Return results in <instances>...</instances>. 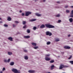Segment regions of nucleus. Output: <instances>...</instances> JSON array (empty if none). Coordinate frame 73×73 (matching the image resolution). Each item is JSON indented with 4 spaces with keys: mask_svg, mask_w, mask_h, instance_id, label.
I'll return each mask as SVG.
<instances>
[{
    "mask_svg": "<svg viewBox=\"0 0 73 73\" xmlns=\"http://www.w3.org/2000/svg\"><path fill=\"white\" fill-rule=\"evenodd\" d=\"M45 25L46 27H47L49 28H54V26L48 24H46Z\"/></svg>",
    "mask_w": 73,
    "mask_h": 73,
    "instance_id": "obj_1",
    "label": "nucleus"
},
{
    "mask_svg": "<svg viewBox=\"0 0 73 73\" xmlns=\"http://www.w3.org/2000/svg\"><path fill=\"white\" fill-rule=\"evenodd\" d=\"M12 72L15 73H20V70H17L16 69H13L12 70Z\"/></svg>",
    "mask_w": 73,
    "mask_h": 73,
    "instance_id": "obj_2",
    "label": "nucleus"
},
{
    "mask_svg": "<svg viewBox=\"0 0 73 73\" xmlns=\"http://www.w3.org/2000/svg\"><path fill=\"white\" fill-rule=\"evenodd\" d=\"M68 66H64L63 65L61 64L60 66V67L59 68V69H62L63 68H67Z\"/></svg>",
    "mask_w": 73,
    "mask_h": 73,
    "instance_id": "obj_3",
    "label": "nucleus"
},
{
    "mask_svg": "<svg viewBox=\"0 0 73 73\" xmlns=\"http://www.w3.org/2000/svg\"><path fill=\"white\" fill-rule=\"evenodd\" d=\"M32 13L30 11H27L26 13L25 16H28L29 15H31Z\"/></svg>",
    "mask_w": 73,
    "mask_h": 73,
    "instance_id": "obj_4",
    "label": "nucleus"
},
{
    "mask_svg": "<svg viewBox=\"0 0 73 73\" xmlns=\"http://www.w3.org/2000/svg\"><path fill=\"white\" fill-rule=\"evenodd\" d=\"M46 34L47 36L49 35V36H52V33H50L49 31H47L46 32Z\"/></svg>",
    "mask_w": 73,
    "mask_h": 73,
    "instance_id": "obj_5",
    "label": "nucleus"
},
{
    "mask_svg": "<svg viewBox=\"0 0 73 73\" xmlns=\"http://www.w3.org/2000/svg\"><path fill=\"white\" fill-rule=\"evenodd\" d=\"M45 59V60H46V61H49V60H50V58H48L46 56Z\"/></svg>",
    "mask_w": 73,
    "mask_h": 73,
    "instance_id": "obj_6",
    "label": "nucleus"
},
{
    "mask_svg": "<svg viewBox=\"0 0 73 73\" xmlns=\"http://www.w3.org/2000/svg\"><path fill=\"white\" fill-rule=\"evenodd\" d=\"M28 72H29V73H35V71L34 70H29L28 71Z\"/></svg>",
    "mask_w": 73,
    "mask_h": 73,
    "instance_id": "obj_7",
    "label": "nucleus"
},
{
    "mask_svg": "<svg viewBox=\"0 0 73 73\" xmlns=\"http://www.w3.org/2000/svg\"><path fill=\"white\" fill-rule=\"evenodd\" d=\"M35 14L36 16H41V14H40L38 13H36Z\"/></svg>",
    "mask_w": 73,
    "mask_h": 73,
    "instance_id": "obj_8",
    "label": "nucleus"
},
{
    "mask_svg": "<svg viewBox=\"0 0 73 73\" xmlns=\"http://www.w3.org/2000/svg\"><path fill=\"white\" fill-rule=\"evenodd\" d=\"M8 39L10 40L11 41H12L13 40V38L11 37H9L8 38Z\"/></svg>",
    "mask_w": 73,
    "mask_h": 73,
    "instance_id": "obj_9",
    "label": "nucleus"
},
{
    "mask_svg": "<svg viewBox=\"0 0 73 73\" xmlns=\"http://www.w3.org/2000/svg\"><path fill=\"white\" fill-rule=\"evenodd\" d=\"M24 37L25 38H30V36H24Z\"/></svg>",
    "mask_w": 73,
    "mask_h": 73,
    "instance_id": "obj_10",
    "label": "nucleus"
},
{
    "mask_svg": "<svg viewBox=\"0 0 73 73\" xmlns=\"http://www.w3.org/2000/svg\"><path fill=\"white\" fill-rule=\"evenodd\" d=\"M54 67V65H51L50 68L51 70H53V69Z\"/></svg>",
    "mask_w": 73,
    "mask_h": 73,
    "instance_id": "obj_11",
    "label": "nucleus"
},
{
    "mask_svg": "<svg viewBox=\"0 0 73 73\" xmlns=\"http://www.w3.org/2000/svg\"><path fill=\"white\" fill-rule=\"evenodd\" d=\"M10 65L11 66H12L14 65V62H11L10 64Z\"/></svg>",
    "mask_w": 73,
    "mask_h": 73,
    "instance_id": "obj_12",
    "label": "nucleus"
},
{
    "mask_svg": "<svg viewBox=\"0 0 73 73\" xmlns=\"http://www.w3.org/2000/svg\"><path fill=\"white\" fill-rule=\"evenodd\" d=\"M40 28H45V25H42L40 26Z\"/></svg>",
    "mask_w": 73,
    "mask_h": 73,
    "instance_id": "obj_13",
    "label": "nucleus"
},
{
    "mask_svg": "<svg viewBox=\"0 0 73 73\" xmlns=\"http://www.w3.org/2000/svg\"><path fill=\"white\" fill-rule=\"evenodd\" d=\"M32 45H33V46H36V43L32 42Z\"/></svg>",
    "mask_w": 73,
    "mask_h": 73,
    "instance_id": "obj_14",
    "label": "nucleus"
},
{
    "mask_svg": "<svg viewBox=\"0 0 73 73\" xmlns=\"http://www.w3.org/2000/svg\"><path fill=\"white\" fill-rule=\"evenodd\" d=\"M55 41L57 42V41H60V39H59L58 38H55Z\"/></svg>",
    "mask_w": 73,
    "mask_h": 73,
    "instance_id": "obj_15",
    "label": "nucleus"
},
{
    "mask_svg": "<svg viewBox=\"0 0 73 73\" xmlns=\"http://www.w3.org/2000/svg\"><path fill=\"white\" fill-rule=\"evenodd\" d=\"M36 19H34L30 20V21H36Z\"/></svg>",
    "mask_w": 73,
    "mask_h": 73,
    "instance_id": "obj_16",
    "label": "nucleus"
},
{
    "mask_svg": "<svg viewBox=\"0 0 73 73\" xmlns=\"http://www.w3.org/2000/svg\"><path fill=\"white\" fill-rule=\"evenodd\" d=\"M69 20L70 21V22L71 23H72V21H73V19H69Z\"/></svg>",
    "mask_w": 73,
    "mask_h": 73,
    "instance_id": "obj_17",
    "label": "nucleus"
},
{
    "mask_svg": "<svg viewBox=\"0 0 73 73\" xmlns=\"http://www.w3.org/2000/svg\"><path fill=\"white\" fill-rule=\"evenodd\" d=\"M25 60H28V56H25Z\"/></svg>",
    "mask_w": 73,
    "mask_h": 73,
    "instance_id": "obj_18",
    "label": "nucleus"
},
{
    "mask_svg": "<svg viewBox=\"0 0 73 73\" xmlns=\"http://www.w3.org/2000/svg\"><path fill=\"white\" fill-rule=\"evenodd\" d=\"M12 54V52H8V54H9V55H11Z\"/></svg>",
    "mask_w": 73,
    "mask_h": 73,
    "instance_id": "obj_19",
    "label": "nucleus"
},
{
    "mask_svg": "<svg viewBox=\"0 0 73 73\" xmlns=\"http://www.w3.org/2000/svg\"><path fill=\"white\" fill-rule=\"evenodd\" d=\"M54 62V60H51V61H50V63H53Z\"/></svg>",
    "mask_w": 73,
    "mask_h": 73,
    "instance_id": "obj_20",
    "label": "nucleus"
},
{
    "mask_svg": "<svg viewBox=\"0 0 73 73\" xmlns=\"http://www.w3.org/2000/svg\"><path fill=\"white\" fill-rule=\"evenodd\" d=\"M27 32L28 33H30V30L29 29H28L27 30Z\"/></svg>",
    "mask_w": 73,
    "mask_h": 73,
    "instance_id": "obj_21",
    "label": "nucleus"
},
{
    "mask_svg": "<svg viewBox=\"0 0 73 73\" xmlns=\"http://www.w3.org/2000/svg\"><path fill=\"white\" fill-rule=\"evenodd\" d=\"M70 62L71 64H73V61H70Z\"/></svg>",
    "mask_w": 73,
    "mask_h": 73,
    "instance_id": "obj_22",
    "label": "nucleus"
},
{
    "mask_svg": "<svg viewBox=\"0 0 73 73\" xmlns=\"http://www.w3.org/2000/svg\"><path fill=\"white\" fill-rule=\"evenodd\" d=\"M66 12L67 13H70V11H69V10H66Z\"/></svg>",
    "mask_w": 73,
    "mask_h": 73,
    "instance_id": "obj_23",
    "label": "nucleus"
},
{
    "mask_svg": "<svg viewBox=\"0 0 73 73\" xmlns=\"http://www.w3.org/2000/svg\"><path fill=\"white\" fill-rule=\"evenodd\" d=\"M5 68L4 67L2 69V71H3V72H4V70H5Z\"/></svg>",
    "mask_w": 73,
    "mask_h": 73,
    "instance_id": "obj_24",
    "label": "nucleus"
},
{
    "mask_svg": "<svg viewBox=\"0 0 73 73\" xmlns=\"http://www.w3.org/2000/svg\"><path fill=\"white\" fill-rule=\"evenodd\" d=\"M26 23V22H25V21H23V25H25V24Z\"/></svg>",
    "mask_w": 73,
    "mask_h": 73,
    "instance_id": "obj_25",
    "label": "nucleus"
},
{
    "mask_svg": "<svg viewBox=\"0 0 73 73\" xmlns=\"http://www.w3.org/2000/svg\"><path fill=\"white\" fill-rule=\"evenodd\" d=\"M71 15H73V10H72L71 12Z\"/></svg>",
    "mask_w": 73,
    "mask_h": 73,
    "instance_id": "obj_26",
    "label": "nucleus"
},
{
    "mask_svg": "<svg viewBox=\"0 0 73 73\" xmlns=\"http://www.w3.org/2000/svg\"><path fill=\"white\" fill-rule=\"evenodd\" d=\"M34 49H38V46H35L34 47Z\"/></svg>",
    "mask_w": 73,
    "mask_h": 73,
    "instance_id": "obj_27",
    "label": "nucleus"
},
{
    "mask_svg": "<svg viewBox=\"0 0 73 73\" xmlns=\"http://www.w3.org/2000/svg\"><path fill=\"white\" fill-rule=\"evenodd\" d=\"M10 61H11V59H9L7 61V62H10Z\"/></svg>",
    "mask_w": 73,
    "mask_h": 73,
    "instance_id": "obj_28",
    "label": "nucleus"
},
{
    "mask_svg": "<svg viewBox=\"0 0 73 73\" xmlns=\"http://www.w3.org/2000/svg\"><path fill=\"white\" fill-rule=\"evenodd\" d=\"M46 44L47 45H49V44H50V42H47Z\"/></svg>",
    "mask_w": 73,
    "mask_h": 73,
    "instance_id": "obj_29",
    "label": "nucleus"
},
{
    "mask_svg": "<svg viewBox=\"0 0 73 73\" xmlns=\"http://www.w3.org/2000/svg\"><path fill=\"white\" fill-rule=\"evenodd\" d=\"M50 56V55L49 54H47L46 55L45 57H49Z\"/></svg>",
    "mask_w": 73,
    "mask_h": 73,
    "instance_id": "obj_30",
    "label": "nucleus"
},
{
    "mask_svg": "<svg viewBox=\"0 0 73 73\" xmlns=\"http://www.w3.org/2000/svg\"><path fill=\"white\" fill-rule=\"evenodd\" d=\"M33 29L34 30H36V27H34L33 28Z\"/></svg>",
    "mask_w": 73,
    "mask_h": 73,
    "instance_id": "obj_31",
    "label": "nucleus"
},
{
    "mask_svg": "<svg viewBox=\"0 0 73 73\" xmlns=\"http://www.w3.org/2000/svg\"><path fill=\"white\" fill-rule=\"evenodd\" d=\"M72 55H71V56H70V57L69 58H68V59L69 60H70V58H72Z\"/></svg>",
    "mask_w": 73,
    "mask_h": 73,
    "instance_id": "obj_32",
    "label": "nucleus"
},
{
    "mask_svg": "<svg viewBox=\"0 0 73 73\" xmlns=\"http://www.w3.org/2000/svg\"><path fill=\"white\" fill-rule=\"evenodd\" d=\"M60 14H58L56 15V17H60Z\"/></svg>",
    "mask_w": 73,
    "mask_h": 73,
    "instance_id": "obj_33",
    "label": "nucleus"
},
{
    "mask_svg": "<svg viewBox=\"0 0 73 73\" xmlns=\"http://www.w3.org/2000/svg\"><path fill=\"white\" fill-rule=\"evenodd\" d=\"M24 15H25L24 14V13H22L21 14V15L22 16H24Z\"/></svg>",
    "mask_w": 73,
    "mask_h": 73,
    "instance_id": "obj_34",
    "label": "nucleus"
},
{
    "mask_svg": "<svg viewBox=\"0 0 73 73\" xmlns=\"http://www.w3.org/2000/svg\"><path fill=\"white\" fill-rule=\"evenodd\" d=\"M61 20H59L58 21V23H61Z\"/></svg>",
    "mask_w": 73,
    "mask_h": 73,
    "instance_id": "obj_35",
    "label": "nucleus"
},
{
    "mask_svg": "<svg viewBox=\"0 0 73 73\" xmlns=\"http://www.w3.org/2000/svg\"><path fill=\"white\" fill-rule=\"evenodd\" d=\"M15 22L17 24H18V23H19V21H15Z\"/></svg>",
    "mask_w": 73,
    "mask_h": 73,
    "instance_id": "obj_36",
    "label": "nucleus"
},
{
    "mask_svg": "<svg viewBox=\"0 0 73 73\" xmlns=\"http://www.w3.org/2000/svg\"><path fill=\"white\" fill-rule=\"evenodd\" d=\"M70 48V46H67V49H69Z\"/></svg>",
    "mask_w": 73,
    "mask_h": 73,
    "instance_id": "obj_37",
    "label": "nucleus"
},
{
    "mask_svg": "<svg viewBox=\"0 0 73 73\" xmlns=\"http://www.w3.org/2000/svg\"><path fill=\"white\" fill-rule=\"evenodd\" d=\"M64 48L65 49H67V46H65L64 47Z\"/></svg>",
    "mask_w": 73,
    "mask_h": 73,
    "instance_id": "obj_38",
    "label": "nucleus"
},
{
    "mask_svg": "<svg viewBox=\"0 0 73 73\" xmlns=\"http://www.w3.org/2000/svg\"><path fill=\"white\" fill-rule=\"evenodd\" d=\"M7 20L8 21H11V19H7Z\"/></svg>",
    "mask_w": 73,
    "mask_h": 73,
    "instance_id": "obj_39",
    "label": "nucleus"
},
{
    "mask_svg": "<svg viewBox=\"0 0 73 73\" xmlns=\"http://www.w3.org/2000/svg\"><path fill=\"white\" fill-rule=\"evenodd\" d=\"M68 7H69V6L67 5V6H66L64 7V8H68Z\"/></svg>",
    "mask_w": 73,
    "mask_h": 73,
    "instance_id": "obj_40",
    "label": "nucleus"
},
{
    "mask_svg": "<svg viewBox=\"0 0 73 73\" xmlns=\"http://www.w3.org/2000/svg\"><path fill=\"white\" fill-rule=\"evenodd\" d=\"M4 62H7V60H6L5 59L4 60Z\"/></svg>",
    "mask_w": 73,
    "mask_h": 73,
    "instance_id": "obj_41",
    "label": "nucleus"
},
{
    "mask_svg": "<svg viewBox=\"0 0 73 73\" xmlns=\"http://www.w3.org/2000/svg\"><path fill=\"white\" fill-rule=\"evenodd\" d=\"M4 26L5 27H8V25H4Z\"/></svg>",
    "mask_w": 73,
    "mask_h": 73,
    "instance_id": "obj_42",
    "label": "nucleus"
},
{
    "mask_svg": "<svg viewBox=\"0 0 73 73\" xmlns=\"http://www.w3.org/2000/svg\"><path fill=\"white\" fill-rule=\"evenodd\" d=\"M26 27H27V26H26V25L25 26H24L23 27V28H24V29H25V28H26Z\"/></svg>",
    "mask_w": 73,
    "mask_h": 73,
    "instance_id": "obj_43",
    "label": "nucleus"
},
{
    "mask_svg": "<svg viewBox=\"0 0 73 73\" xmlns=\"http://www.w3.org/2000/svg\"><path fill=\"white\" fill-rule=\"evenodd\" d=\"M13 27H15L16 25H13Z\"/></svg>",
    "mask_w": 73,
    "mask_h": 73,
    "instance_id": "obj_44",
    "label": "nucleus"
},
{
    "mask_svg": "<svg viewBox=\"0 0 73 73\" xmlns=\"http://www.w3.org/2000/svg\"><path fill=\"white\" fill-rule=\"evenodd\" d=\"M24 52H27V50H24Z\"/></svg>",
    "mask_w": 73,
    "mask_h": 73,
    "instance_id": "obj_45",
    "label": "nucleus"
},
{
    "mask_svg": "<svg viewBox=\"0 0 73 73\" xmlns=\"http://www.w3.org/2000/svg\"><path fill=\"white\" fill-rule=\"evenodd\" d=\"M70 17H73V15H70Z\"/></svg>",
    "mask_w": 73,
    "mask_h": 73,
    "instance_id": "obj_46",
    "label": "nucleus"
},
{
    "mask_svg": "<svg viewBox=\"0 0 73 73\" xmlns=\"http://www.w3.org/2000/svg\"><path fill=\"white\" fill-rule=\"evenodd\" d=\"M7 19H11V18L9 17H8V18H7Z\"/></svg>",
    "mask_w": 73,
    "mask_h": 73,
    "instance_id": "obj_47",
    "label": "nucleus"
},
{
    "mask_svg": "<svg viewBox=\"0 0 73 73\" xmlns=\"http://www.w3.org/2000/svg\"><path fill=\"white\" fill-rule=\"evenodd\" d=\"M71 8H73V6H72L70 7Z\"/></svg>",
    "mask_w": 73,
    "mask_h": 73,
    "instance_id": "obj_48",
    "label": "nucleus"
},
{
    "mask_svg": "<svg viewBox=\"0 0 73 73\" xmlns=\"http://www.w3.org/2000/svg\"><path fill=\"white\" fill-rule=\"evenodd\" d=\"M19 12H20V13H21V12H22V11L21 10H20L19 11Z\"/></svg>",
    "mask_w": 73,
    "mask_h": 73,
    "instance_id": "obj_49",
    "label": "nucleus"
},
{
    "mask_svg": "<svg viewBox=\"0 0 73 73\" xmlns=\"http://www.w3.org/2000/svg\"><path fill=\"white\" fill-rule=\"evenodd\" d=\"M68 37H70V34H69L68 35Z\"/></svg>",
    "mask_w": 73,
    "mask_h": 73,
    "instance_id": "obj_50",
    "label": "nucleus"
},
{
    "mask_svg": "<svg viewBox=\"0 0 73 73\" xmlns=\"http://www.w3.org/2000/svg\"><path fill=\"white\" fill-rule=\"evenodd\" d=\"M0 73H3V71H0Z\"/></svg>",
    "mask_w": 73,
    "mask_h": 73,
    "instance_id": "obj_51",
    "label": "nucleus"
},
{
    "mask_svg": "<svg viewBox=\"0 0 73 73\" xmlns=\"http://www.w3.org/2000/svg\"><path fill=\"white\" fill-rule=\"evenodd\" d=\"M57 3H60V2L57 1Z\"/></svg>",
    "mask_w": 73,
    "mask_h": 73,
    "instance_id": "obj_52",
    "label": "nucleus"
},
{
    "mask_svg": "<svg viewBox=\"0 0 73 73\" xmlns=\"http://www.w3.org/2000/svg\"><path fill=\"white\" fill-rule=\"evenodd\" d=\"M62 54H64V52H62Z\"/></svg>",
    "mask_w": 73,
    "mask_h": 73,
    "instance_id": "obj_53",
    "label": "nucleus"
},
{
    "mask_svg": "<svg viewBox=\"0 0 73 73\" xmlns=\"http://www.w3.org/2000/svg\"><path fill=\"white\" fill-rule=\"evenodd\" d=\"M45 0H43V2H45Z\"/></svg>",
    "mask_w": 73,
    "mask_h": 73,
    "instance_id": "obj_54",
    "label": "nucleus"
},
{
    "mask_svg": "<svg viewBox=\"0 0 73 73\" xmlns=\"http://www.w3.org/2000/svg\"><path fill=\"white\" fill-rule=\"evenodd\" d=\"M2 23V22L1 21L0 22V23Z\"/></svg>",
    "mask_w": 73,
    "mask_h": 73,
    "instance_id": "obj_55",
    "label": "nucleus"
},
{
    "mask_svg": "<svg viewBox=\"0 0 73 73\" xmlns=\"http://www.w3.org/2000/svg\"><path fill=\"white\" fill-rule=\"evenodd\" d=\"M47 73H50V72H48Z\"/></svg>",
    "mask_w": 73,
    "mask_h": 73,
    "instance_id": "obj_56",
    "label": "nucleus"
},
{
    "mask_svg": "<svg viewBox=\"0 0 73 73\" xmlns=\"http://www.w3.org/2000/svg\"><path fill=\"white\" fill-rule=\"evenodd\" d=\"M0 20H1V19H0Z\"/></svg>",
    "mask_w": 73,
    "mask_h": 73,
    "instance_id": "obj_57",
    "label": "nucleus"
},
{
    "mask_svg": "<svg viewBox=\"0 0 73 73\" xmlns=\"http://www.w3.org/2000/svg\"><path fill=\"white\" fill-rule=\"evenodd\" d=\"M70 19H72V18H71Z\"/></svg>",
    "mask_w": 73,
    "mask_h": 73,
    "instance_id": "obj_58",
    "label": "nucleus"
},
{
    "mask_svg": "<svg viewBox=\"0 0 73 73\" xmlns=\"http://www.w3.org/2000/svg\"><path fill=\"white\" fill-rule=\"evenodd\" d=\"M0 19H1V18H0Z\"/></svg>",
    "mask_w": 73,
    "mask_h": 73,
    "instance_id": "obj_59",
    "label": "nucleus"
}]
</instances>
